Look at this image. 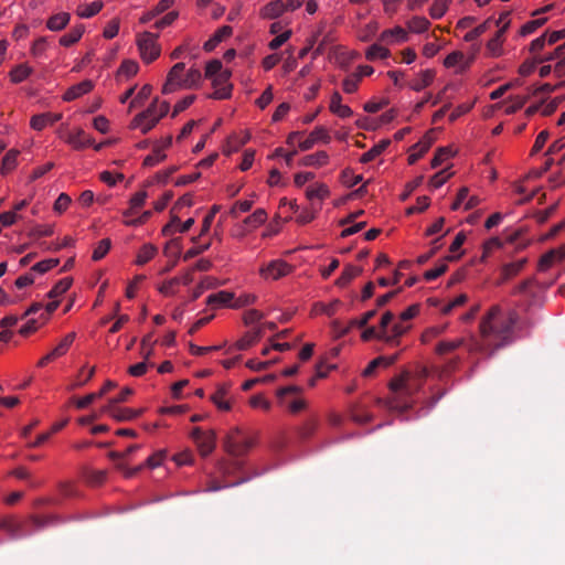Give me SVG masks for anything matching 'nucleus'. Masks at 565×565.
I'll list each match as a JSON object with an SVG mask.
<instances>
[{"mask_svg":"<svg viewBox=\"0 0 565 565\" xmlns=\"http://www.w3.org/2000/svg\"><path fill=\"white\" fill-rule=\"evenodd\" d=\"M390 55H391L390 50L380 44H372L365 51V58L370 62H374L377 60H385V58L390 57Z\"/></svg>","mask_w":565,"mask_h":565,"instance_id":"nucleus-52","label":"nucleus"},{"mask_svg":"<svg viewBox=\"0 0 565 565\" xmlns=\"http://www.w3.org/2000/svg\"><path fill=\"white\" fill-rule=\"evenodd\" d=\"M519 315L515 310L499 305L489 308L479 323L480 338L491 347V354L514 340V328Z\"/></svg>","mask_w":565,"mask_h":565,"instance_id":"nucleus-1","label":"nucleus"},{"mask_svg":"<svg viewBox=\"0 0 565 565\" xmlns=\"http://www.w3.org/2000/svg\"><path fill=\"white\" fill-rule=\"evenodd\" d=\"M66 142L76 150L94 146V140L83 129L71 132Z\"/></svg>","mask_w":565,"mask_h":565,"instance_id":"nucleus-30","label":"nucleus"},{"mask_svg":"<svg viewBox=\"0 0 565 565\" xmlns=\"http://www.w3.org/2000/svg\"><path fill=\"white\" fill-rule=\"evenodd\" d=\"M465 343H466V339L462 337L449 339V340H443L437 343V345L435 348V352L439 355H445V354L451 353L455 350L459 349L460 347L465 345Z\"/></svg>","mask_w":565,"mask_h":565,"instance_id":"nucleus-37","label":"nucleus"},{"mask_svg":"<svg viewBox=\"0 0 565 565\" xmlns=\"http://www.w3.org/2000/svg\"><path fill=\"white\" fill-rule=\"evenodd\" d=\"M340 301L334 300L330 303H323V302H317L313 305L312 311L315 315H327L329 317L333 316L335 313L337 307L339 306Z\"/></svg>","mask_w":565,"mask_h":565,"instance_id":"nucleus-61","label":"nucleus"},{"mask_svg":"<svg viewBox=\"0 0 565 565\" xmlns=\"http://www.w3.org/2000/svg\"><path fill=\"white\" fill-rule=\"evenodd\" d=\"M234 294L226 290H221L215 294H211L206 298L209 306L228 307L233 308Z\"/></svg>","mask_w":565,"mask_h":565,"instance_id":"nucleus-34","label":"nucleus"},{"mask_svg":"<svg viewBox=\"0 0 565 565\" xmlns=\"http://www.w3.org/2000/svg\"><path fill=\"white\" fill-rule=\"evenodd\" d=\"M329 109L332 114L342 119L349 118L353 115L352 109L348 105L342 104V96L339 92H334L331 95Z\"/></svg>","mask_w":565,"mask_h":565,"instance_id":"nucleus-29","label":"nucleus"},{"mask_svg":"<svg viewBox=\"0 0 565 565\" xmlns=\"http://www.w3.org/2000/svg\"><path fill=\"white\" fill-rule=\"evenodd\" d=\"M76 339V332L72 331L65 334L62 340L57 343V345L52 350L53 355L56 356V359L64 356L71 347L73 345L74 341Z\"/></svg>","mask_w":565,"mask_h":565,"instance_id":"nucleus-48","label":"nucleus"},{"mask_svg":"<svg viewBox=\"0 0 565 565\" xmlns=\"http://www.w3.org/2000/svg\"><path fill=\"white\" fill-rule=\"evenodd\" d=\"M72 284H73V279L71 277L62 278L47 292V297L50 299H58L71 288Z\"/></svg>","mask_w":565,"mask_h":565,"instance_id":"nucleus-53","label":"nucleus"},{"mask_svg":"<svg viewBox=\"0 0 565 565\" xmlns=\"http://www.w3.org/2000/svg\"><path fill=\"white\" fill-rule=\"evenodd\" d=\"M483 199L479 195H470V191L467 186H462L458 190L455 201L451 203V211H469L482 203Z\"/></svg>","mask_w":565,"mask_h":565,"instance_id":"nucleus-11","label":"nucleus"},{"mask_svg":"<svg viewBox=\"0 0 565 565\" xmlns=\"http://www.w3.org/2000/svg\"><path fill=\"white\" fill-rule=\"evenodd\" d=\"M172 146V136H167L152 142V151L145 157L142 166L152 168L167 159L166 151Z\"/></svg>","mask_w":565,"mask_h":565,"instance_id":"nucleus-8","label":"nucleus"},{"mask_svg":"<svg viewBox=\"0 0 565 565\" xmlns=\"http://www.w3.org/2000/svg\"><path fill=\"white\" fill-rule=\"evenodd\" d=\"M409 328L411 326L407 324V321L398 320L393 324L391 332L383 331V333L380 334V340L392 347L398 345L399 338L405 334Z\"/></svg>","mask_w":565,"mask_h":565,"instance_id":"nucleus-16","label":"nucleus"},{"mask_svg":"<svg viewBox=\"0 0 565 565\" xmlns=\"http://www.w3.org/2000/svg\"><path fill=\"white\" fill-rule=\"evenodd\" d=\"M546 21H547L546 18H537V19L527 21L526 23H524L521 26L519 34L521 36L530 35V34L534 33L539 28L543 26L546 23Z\"/></svg>","mask_w":565,"mask_h":565,"instance_id":"nucleus-59","label":"nucleus"},{"mask_svg":"<svg viewBox=\"0 0 565 565\" xmlns=\"http://www.w3.org/2000/svg\"><path fill=\"white\" fill-rule=\"evenodd\" d=\"M305 195L315 210H321L322 202L330 195V189L327 184L317 182L306 188Z\"/></svg>","mask_w":565,"mask_h":565,"instance_id":"nucleus-12","label":"nucleus"},{"mask_svg":"<svg viewBox=\"0 0 565 565\" xmlns=\"http://www.w3.org/2000/svg\"><path fill=\"white\" fill-rule=\"evenodd\" d=\"M233 33V29L230 25H223L218 28L213 35L203 44V49L206 52L213 51L224 39L230 38Z\"/></svg>","mask_w":565,"mask_h":565,"instance_id":"nucleus-33","label":"nucleus"},{"mask_svg":"<svg viewBox=\"0 0 565 565\" xmlns=\"http://www.w3.org/2000/svg\"><path fill=\"white\" fill-rule=\"evenodd\" d=\"M20 151L17 149H10L1 160V173L7 174L13 171L18 166V157Z\"/></svg>","mask_w":565,"mask_h":565,"instance_id":"nucleus-51","label":"nucleus"},{"mask_svg":"<svg viewBox=\"0 0 565 565\" xmlns=\"http://www.w3.org/2000/svg\"><path fill=\"white\" fill-rule=\"evenodd\" d=\"M390 143H391L390 139L380 140L370 150H367L366 152H364L361 156L360 162L369 163V162L373 161L374 159H376L379 156H381L386 150V148L390 146Z\"/></svg>","mask_w":565,"mask_h":565,"instance_id":"nucleus-42","label":"nucleus"},{"mask_svg":"<svg viewBox=\"0 0 565 565\" xmlns=\"http://www.w3.org/2000/svg\"><path fill=\"white\" fill-rule=\"evenodd\" d=\"M94 82L90 79H84L71 87H68L62 96L64 102L75 100L88 93H90L94 88Z\"/></svg>","mask_w":565,"mask_h":565,"instance_id":"nucleus-18","label":"nucleus"},{"mask_svg":"<svg viewBox=\"0 0 565 565\" xmlns=\"http://www.w3.org/2000/svg\"><path fill=\"white\" fill-rule=\"evenodd\" d=\"M292 271V265L284 259H273L260 266L259 276L266 281L278 280Z\"/></svg>","mask_w":565,"mask_h":565,"instance_id":"nucleus-6","label":"nucleus"},{"mask_svg":"<svg viewBox=\"0 0 565 565\" xmlns=\"http://www.w3.org/2000/svg\"><path fill=\"white\" fill-rule=\"evenodd\" d=\"M85 32V26L84 24H77L75 25L74 28L71 29L70 32L65 33L64 35H62L60 38V45L64 46V47H70L72 46L73 44L77 43L83 34Z\"/></svg>","mask_w":565,"mask_h":565,"instance_id":"nucleus-40","label":"nucleus"},{"mask_svg":"<svg viewBox=\"0 0 565 565\" xmlns=\"http://www.w3.org/2000/svg\"><path fill=\"white\" fill-rule=\"evenodd\" d=\"M60 305L58 299H51L45 306L41 302L31 305L24 312L23 317L34 316L41 311L40 317H46V321L50 319L52 312H54Z\"/></svg>","mask_w":565,"mask_h":565,"instance_id":"nucleus-26","label":"nucleus"},{"mask_svg":"<svg viewBox=\"0 0 565 565\" xmlns=\"http://www.w3.org/2000/svg\"><path fill=\"white\" fill-rule=\"evenodd\" d=\"M411 374L409 372L405 371L398 376H395L390 382V390L394 393H404L406 395L411 394V388L408 387V381H409Z\"/></svg>","mask_w":565,"mask_h":565,"instance_id":"nucleus-41","label":"nucleus"},{"mask_svg":"<svg viewBox=\"0 0 565 565\" xmlns=\"http://www.w3.org/2000/svg\"><path fill=\"white\" fill-rule=\"evenodd\" d=\"M169 110V102L154 98L143 111L137 114L131 119L129 128L146 135L159 124Z\"/></svg>","mask_w":565,"mask_h":565,"instance_id":"nucleus-4","label":"nucleus"},{"mask_svg":"<svg viewBox=\"0 0 565 565\" xmlns=\"http://www.w3.org/2000/svg\"><path fill=\"white\" fill-rule=\"evenodd\" d=\"M62 114L42 113L31 117L30 127L36 131H42L49 126L61 120Z\"/></svg>","mask_w":565,"mask_h":565,"instance_id":"nucleus-21","label":"nucleus"},{"mask_svg":"<svg viewBox=\"0 0 565 565\" xmlns=\"http://www.w3.org/2000/svg\"><path fill=\"white\" fill-rule=\"evenodd\" d=\"M451 2L452 0H434L429 8L430 18L434 20L441 19L446 14Z\"/></svg>","mask_w":565,"mask_h":565,"instance_id":"nucleus-55","label":"nucleus"},{"mask_svg":"<svg viewBox=\"0 0 565 565\" xmlns=\"http://www.w3.org/2000/svg\"><path fill=\"white\" fill-rule=\"evenodd\" d=\"M406 26L408 32L420 34L428 31L430 21L425 17L415 15L406 22Z\"/></svg>","mask_w":565,"mask_h":565,"instance_id":"nucleus-47","label":"nucleus"},{"mask_svg":"<svg viewBox=\"0 0 565 565\" xmlns=\"http://www.w3.org/2000/svg\"><path fill=\"white\" fill-rule=\"evenodd\" d=\"M191 438L195 443L202 457L211 455L216 447V435L214 430H202L200 427H194L191 431Z\"/></svg>","mask_w":565,"mask_h":565,"instance_id":"nucleus-7","label":"nucleus"},{"mask_svg":"<svg viewBox=\"0 0 565 565\" xmlns=\"http://www.w3.org/2000/svg\"><path fill=\"white\" fill-rule=\"evenodd\" d=\"M32 73L33 68L29 64L21 63L10 71L9 77L13 84H20L24 82Z\"/></svg>","mask_w":565,"mask_h":565,"instance_id":"nucleus-44","label":"nucleus"},{"mask_svg":"<svg viewBox=\"0 0 565 565\" xmlns=\"http://www.w3.org/2000/svg\"><path fill=\"white\" fill-rule=\"evenodd\" d=\"M95 372H96V367L92 366L85 373V366H83L78 371V373H77V375L75 377V381L67 386V390L68 391H74V390H76L78 387L84 386L85 384H87L93 379V376L95 375Z\"/></svg>","mask_w":565,"mask_h":565,"instance_id":"nucleus-49","label":"nucleus"},{"mask_svg":"<svg viewBox=\"0 0 565 565\" xmlns=\"http://www.w3.org/2000/svg\"><path fill=\"white\" fill-rule=\"evenodd\" d=\"M157 253H158V248L153 244H151V243L143 244L137 252L136 260H135L136 265H138V266L146 265L147 263H149L151 259L154 258Z\"/></svg>","mask_w":565,"mask_h":565,"instance_id":"nucleus-43","label":"nucleus"},{"mask_svg":"<svg viewBox=\"0 0 565 565\" xmlns=\"http://www.w3.org/2000/svg\"><path fill=\"white\" fill-rule=\"evenodd\" d=\"M194 222V218L190 217L183 223H180V218L177 215H172L170 222L162 227L161 233L163 236H172L175 233H185L193 226Z\"/></svg>","mask_w":565,"mask_h":565,"instance_id":"nucleus-20","label":"nucleus"},{"mask_svg":"<svg viewBox=\"0 0 565 565\" xmlns=\"http://www.w3.org/2000/svg\"><path fill=\"white\" fill-rule=\"evenodd\" d=\"M431 139L428 136H424L417 143H415L411 153L408 154V163L414 164L418 159H420L430 148Z\"/></svg>","mask_w":565,"mask_h":565,"instance_id":"nucleus-35","label":"nucleus"},{"mask_svg":"<svg viewBox=\"0 0 565 565\" xmlns=\"http://www.w3.org/2000/svg\"><path fill=\"white\" fill-rule=\"evenodd\" d=\"M565 258V247L552 249L545 253L539 262V270L545 271L551 268L555 263L561 262Z\"/></svg>","mask_w":565,"mask_h":565,"instance_id":"nucleus-32","label":"nucleus"},{"mask_svg":"<svg viewBox=\"0 0 565 565\" xmlns=\"http://www.w3.org/2000/svg\"><path fill=\"white\" fill-rule=\"evenodd\" d=\"M380 40L388 45L405 43L409 40L408 31L399 25L384 30Z\"/></svg>","mask_w":565,"mask_h":565,"instance_id":"nucleus-17","label":"nucleus"},{"mask_svg":"<svg viewBox=\"0 0 565 565\" xmlns=\"http://www.w3.org/2000/svg\"><path fill=\"white\" fill-rule=\"evenodd\" d=\"M250 139V134L247 130L241 131L239 134L231 135L224 148L226 154H231L239 150L241 147L246 145Z\"/></svg>","mask_w":565,"mask_h":565,"instance_id":"nucleus-28","label":"nucleus"},{"mask_svg":"<svg viewBox=\"0 0 565 565\" xmlns=\"http://www.w3.org/2000/svg\"><path fill=\"white\" fill-rule=\"evenodd\" d=\"M44 323H46V317L39 316L38 318H30L23 326H21L19 333L23 337H26L35 332Z\"/></svg>","mask_w":565,"mask_h":565,"instance_id":"nucleus-56","label":"nucleus"},{"mask_svg":"<svg viewBox=\"0 0 565 565\" xmlns=\"http://www.w3.org/2000/svg\"><path fill=\"white\" fill-rule=\"evenodd\" d=\"M49 49V41L46 36H40L36 40L33 41L30 53L34 57H42L45 55L46 51Z\"/></svg>","mask_w":565,"mask_h":565,"instance_id":"nucleus-58","label":"nucleus"},{"mask_svg":"<svg viewBox=\"0 0 565 565\" xmlns=\"http://www.w3.org/2000/svg\"><path fill=\"white\" fill-rule=\"evenodd\" d=\"M221 210V206L220 205H216L214 204L211 210L209 211V213L204 216L203 218V222H202V226H201V231H200V234L199 236H194L191 238L192 243L196 244L198 239L202 236H204L205 234L209 233V231L211 230V226H212V223L214 221V217L215 215L220 212Z\"/></svg>","mask_w":565,"mask_h":565,"instance_id":"nucleus-50","label":"nucleus"},{"mask_svg":"<svg viewBox=\"0 0 565 565\" xmlns=\"http://www.w3.org/2000/svg\"><path fill=\"white\" fill-rule=\"evenodd\" d=\"M254 444L253 438L245 437L243 440H236L234 435H231L226 441V450L234 456H243Z\"/></svg>","mask_w":565,"mask_h":565,"instance_id":"nucleus-22","label":"nucleus"},{"mask_svg":"<svg viewBox=\"0 0 565 565\" xmlns=\"http://www.w3.org/2000/svg\"><path fill=\"white\" fill-rule=\"evenodd\" d=\"M110 247H111L110 239L103 238L102 241L98 242V244L94 248L93 254H92V259L95 262L103 259L109 252Z\"/></svg>","mask_w":565,"mask_h":565,"instance_id":"nucleus-62","label":"nucleus"},{"mask_svg":"<svg viewBox=\"0 0 565 565\" xmlns=\"http://www.w3.org/2000/svg\"><path fill=\"white\" fill-rule=\"evenodd\" d=\"M71 14L67 12H58L56 14L51 15L46 21V28L50 31L58 32L65 29V26L70 23Z\"/></svg>","mask_w":565,"mask_h":565,"instance_id":"nucleus-39","label":"nucleus"},{"mask_svg":"<svg viewBox=\"0 0 565 565\" xmlns=\"http://www.w3.org/2000/svg\"><path fill=\"white\" fill-rule=\"evenodd\" d=\"M287 11L282 0H273L259 10V17L264 20H273L281 17Z\"/></svg>","mask_w":565,"mask_h":565,"instance_id":"nucleus-23","label":"nucleus"},{"mask_svg":"<svg viewBox=\"0 0 565 565\" xmlns=\"http://www.w3.org/2000/svg\"><path fill=\"white\" fill-rule=\"evenodd\" d=\"M472 61V57H467L462 52L454 51L445 57L444 66L455 68L456 74H462L470 67Z\"/></svg>","mask_w":565,"mask_h":565,"instance_id":"nucleus-14","label":"nucleus"},{"mask_svg":"<svg viewBox=\"0 0 565 565\" xmlns=\"http://www.w3.org/2000/svg\"><path fill=\"white\" fill-rule=\"evenodd\" d=\"M158 38L159 34L148 31L139 33L136 38V44L139 50L140 57L146 64L152 63L160 56L161 47L158 43Z\"/></svg>","mask_w":565,"mask_h":565,"instance_id":"nucleus-5","label":"nucleus"},{"mask_svg":"<svg viewBox=\"0 0 565 565\" xmlns=\"http://www.w3.org/2000/svg\"><path fill=\"white\" fill-rule=\"evenodd\" d=\"M231 75V71L225 70L222 74H218L210 78L214 87L213 93L209 96L210 98L227 99L231 97L233 89V86L230 83Z\"/></svg>","mask_w":565,"mask_h":565,"instance_id":"nucleus-9","label":"nucleus"},{"mask_svg":"<svg viewBox=\"0 0 565 565\" xmlns=\"http://www.w3.org/2000/svg\"><path fill=\"white\" fill-rule=\"evenodd\" d=\"M104 412L117 422H129L140 416L143 413V408L134 409L108 404L104 407Z\"/></svg>","mask_w":565,"mask_h":565,"instance_id":"nucleus-15","label":"nucleus"},{"mask_svg":"<svg viewBox=\"0 0 565 565\" xmlns=\"http://www.w3.org/2000/svg\"><path fill=\"white\" fill-rule=\"evenodd\" d=\"M503 42L504 34L502 31H497L493 38H491L487 43V51L491 57H499L503 54Z\"/></svg>","mask_w":565,"mask_h":565,"instance_id":"nucleus-45","label":"nucleus"},{"mask_svg":"<svg viewBox=\"0 0 565 565\" xmlns=\"http://www.w3.org/2000/svg\"><path fill=\"white\" fill-rule=\"evenodd\" d=\"M203 76L198 67L185 70L183 62L175 63L167 74L161 93L164 95L179 90L196 89L202 85Z\"/></svg>","mask_w":565,"mask_h":565,"instance_id":"nucleus-3","label":"nucleus"},{"mask_svg":"<svg viewBox=\"0 0 565 565\" xmlns=\"http://www.w3.org/2000/svg\"><path fill=\"white\" fill-rule=\"evenodd\" d=\"M174 4V0H160L154 8L151 10L145 12L140 19L139 22L142 24H146L153 20L159 14L168 11L172 6Z\"/></svg>","mask_w":565,"mask_h":565,"instance_id":"nucleus-36","label":"nucleus"},{"mask_svg":"<svg viewBox=\"0 0 565 565\" xmlns=\"http://www.w3.org/2000/svg\"><path fill=\"white\" fill-rule=\"evenodd\" d=\"M57 518L30 515L20 519L14 515H6L0 519V530L6 532L11 540H19L33 534L35 531L44 529L57 522Z\"/></svg>","mask_w":565,"mask_h":565,"instance_id":"nucleus-2","label":"nucleus"},{"mask_svg":"<svg viewBox=\"0 0 565 565\" xmlns=\"http://www.w3.org/2000/svg\"><path fill=\"white\" fill-rule=\"evenodd\" d=\"M58 263L60 260L57 258H47L34 264L31 269L38 274H45L55 268Z\"/></svg>","mask_w":565,"mask_h":565,"instance_id":"nucleus-64","label":"nucleus"},{"mask_svg":"<svg viewBox=\"0 0 565 565\" xmlns=\"http://www.w3.org/2000/svg\"><path fill=\"white\" fill-rule=\"evenodd\" d=\"M103 8L104 2L100 0H95L88 4L78 6L76 9V14L82 19H89L98 14Z\"/></svg>","mask_w":565,"mask_h":565,"instance_id":"nucleus-46","label":"nucleus"},{"mask_svg":"<svg viewBox=\"0 0 565 565\" xmlns=\"http://www.w3.org/2000/svg\"><path fill=\"white\" fill-rule=\"evenodd\" d=\"M228 393V387L226 385H220L217 390L211 395V402L223 412H227L231 409V403L226 401V395Z\"/></svg>","mask_w":565,"mask_h":565,"instance_id":"nucleus-38","label":"nucleus"},{"mask_svg":"<svg viewBox=\"0 0 565 565\" xmlns=\"http://www.w3.org/2000/svg\"><path fill=\"white\" fill-rule=\"evenodd\" d=\"M330 141L331 137L327 128L318 126L309 134V136L305 140L298 143V148L301 151H307L312 149L317 143L321 142L328 145L330 143Z\"/></svg>","mask_w":565,"mask_h":565,"instance_id":"nucleus-13","label":"nucleus"},{"mask_svg":"<svg viewBox=\"0 0 565 565\" xmlns=\"http://www.w3.org/2000/svg\"><path fill=\"white\" fill-rule=\"evenodd\" d=\"M72 204V198L67 193H61L53 204V211L56 214H63Z\"/></svg>","mask_w":565,"mask_h":565,"instance_id":"nucleus-63","label":"nucleus"},{"mask_svg":"<svg viewBox=\"0 0 565 565\" xmlns=\"http://www.w3.org/2000/svg\"><path fill=\"white\" fill-rule=\"evenodd\" d=\"M436 72L431 68L419 71L416 76L408 83V87L414 92H422L430 86L435 79Z\"/></svg>","mask_w":565,"mask_h":565,"instance_id":"nucleus-19","label":"nucleus"},{"mask_svg":"<svg viewBox=\"0 0 565 565\" xmlns=\"http://www.w3.org/2000/svg\"><path fill=\"white\" fill-rule=\"evenodd\" d=\"M525 264L526 258H520L503 265L501 268V278L498 284L502 285L509 279L515 277L524 268Z\"/></svg>","mask_w":565,"mask_h":565,"instance_id":"nucleus-31","label":"nucleus"},{"mask_svg":"<svg viewBox=\"0 0 565 565\" xmlns=\"http://www.w3.org/2000/svg\"><path fill=\"white\" fill-rule=\"evenodd\" d=\"M139 71V65L136 61L134 60H125L121 62L118 71H117V76L119 77H126V78H129V77H132L135 76Z\"/></svg>","mask_w":565,"mask_h":565,"instance_id":"nucleus-57","label":"nucleus"},{"mask_svg":"<svg viewBox=\"0 0 565 565\" xmlns=\"http://www.w3.org/2000/svg\"><path fill=\"white\" fill-rule=\"evenodd\" d=\"M148 198V194L146 191H138L136 192L129 200L130 209L124 212V216L128 217L132 214V211L135 209L141 207L146 200Z\"/></svg>","mask_w":565,"mask_h":565,"instance_id":"nucleus-60","label":"nucleus"},{"mask_svg":"<svg viewBox=\"0 0 565 565\" xmlns=\"http://www.w3.org/2000/svg\"><path fill=\"white\" fill-rule=\"evenodd\" d=\"M263 337V327H256L255 329L247 331L241 339H238L234 349L244 351L255 345Z\"/></svg>","mask_w":565,"mask_h":565,"instance_id":"nucleus-25","label":"nucleus"},{"mask_svg":"<svg viewBox=\"0 0 565 565\" xmlns=\"http://www.w3.org/2000/svg\"><path fill=\"white\" fill-rule=\"evenodd\" d=\"M330 161V157L327 151L319 150L315 153L302 157L299 164L302 167L322 168L326 167Z\"/></svg>","mask_w":565,"mask_h":565,"instance_id":"nucleus-27","label":"nucleus"},{"mask_svg":"<svg viewBox=\"0 0 565 565\" xmlns=\"http://www.w3.org/2000/svg\"><path fill=\"white\" fill-rule=\"evenodd\" d=\"M115 387H116V383L108 380L105 382V384L98 392L89 393V394L85 395L84 397L76 399L75 405L78 409H84L88 405H90L94 401L103 397L106 393H108L110 390H113Z\"/></svg>","mask_w":565,"mask_h":565,"instance_id":"nucleus-24","label":"nucleus"},{"mask_svg":"<svg viewBox=\"0 0 565 565\" xmlns=\"http://www.w3.org/2000/svg\"><path fill=\"white\" fill-rule=\"evenodd\" d=\"M267 212L264 209H257L250 215L245 217L243 225L235 228L232 235L241 238L246 234V232L254 231L262 226L267 221Z\"/></svg>","mask_w":565,"mask_h":565,"instance_id":"nucleus-10","label":"nucleus"},{"mask_svg":"<svg viewBox=\"0 0 565 565\" xmlns=\"http://www.w3.org/2000/svg\"><path fill=\"white\" fill-rule=\"evenodd\" d=\"M362 273V268L353 265H348L341 276L337 279V285L339 287L347 286L350 281L356 278Z\"/></svg>","mask_w":565,"mask_h":565,"instance_id":"nucleus-54","label":"nucleus"}]
</instances>
